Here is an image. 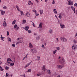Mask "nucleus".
<instances>
[{
	"mask_svg": "<svg viewBox=\"0 0 77 77\" xmlns=\"http://www.w3.org/2000/svg\"><path fill=\"white\" fill-rule=\"evenodd\" d=\"M56 39H57V41H58V38H56Z\"/></svg>",
	"mask_w": 77,
	"mask_h": 77,
	"instance_id": "nucleus-64",
	"label": "nucleus"
},
{
	"mask_svg": "<svg viewBox=\"0 0 77 77\" xmlns=\"http://www.w3.org/2000/svg\"><path fill=\"white\" fill-rule=\"evenodd\" d=\"M3 26L4 27L6 26V21H4L3 23Z\"/></svg>",
	"mask_w": 77,
	"mask_h": 77,
	"instance_id": "nucleus-12",
	"label": "nucleus"
},
{
	"mask_svg": "<svg viewBox=\"0 0 77 77\" xmlns=\"http://www.w3.org/2000/svg\"><path fill=\"white\" fill-rule=\"evenodd\" d=\"M14 27V28H16V27H17V25H15Z\"/></svg>",
	"mask_w": 77,
	"mask_h": 77,
	"instance_id": "nucleus-46",
	"label": "nucleus"
},
{
	"mask_svg": "<svg viewBox=\"0 0 77 77\" xmlns=\"http://www.w3.org/2000/svg\"><path fill=\"white\" fill-rule=\"evenodd\" d=\"M19 42H20V44H22L23 42V41H19Z\"/></svg>",
	"mask_w": 77,
	"mask_h": 77,
	"instance_id": "nucleus-49",
	"label": "nucleus"
},
{
	"mask_svg": "<svg viewBox=\"0 0 77 77\" xmlns=\"http://www.w3.org/2000/svg\"><path fill=\"white\" fill-rule=\"evenodd\" d=\"M71 8L73 10L74 13H75V8H74L73 7H71Z\"/></svg>",
	"mask_w": 77,
	"mask_h": 77,
	"instance_id": "nucleus-13",
	"label": "nucleus"
},
{
	"mask_svg": "<svg viewBox=\"0 0 77 77\" xmlns=\"http://www.w3.org/2000/svg\"><path fill=\"white\" fill-rule=\"evenodd\" d=\"M63 67H64V66H62L61 65H58L57 66V68H58V69H59V68L62 69V68H63Z\"/></svg>",
	"mask_w": 77,
	"mask_h": 77,
	"instance_id": "nucleus-4",
	"label": "nucleus"
},
{
	"mask_svg": "<svg viewBox=\"0 0 77 77\" xmlns=\"http://www.w3.org/2000/svg\"><path fill=\"white\" fill-rule=\"evenodd\" d=\"M74 6H75V7H77V3H75L74 4Z\"/></svg>",
	"mask_w": 77,
	"mask_h": 77,
	"instance_id": "nucleus-39",
	"label": "nucleus"
},
{
	"mask_svg": "<svg viewBox=\"0 0 77 77\" xmlns=\"http://www.w3.org/2000/svg\"><path fill=\"white\" fill-rule=\"evenodd\" d=\"M27 66H28V65H27V64H26L25 66L24 67V68H27Z\"/></svg>",
	"mask_w": 77,
	"mask_h": 77,
	"instance_id": "nucleus-38",
	"label": "nucleus"
},
{
	"mask_svg": "<svg viewBox=\"0 0 77 77\" xmlns=\"http://www.w3.org/2000/svg\"><path fill=\"white\" fill-rule=\"evenodd\" d=\"M53 11L54 13V14H57V11L56 9H54L53 10Z\"/></svg>",
	"mask_w": 77,
	"mask_h": 77,
	"instance_id": "nucleus-10",
	"label": "nucleus"
},
{
	"mask_svg": "<svg viewBox=\"0 0 77 77\" xmlns=\"http://www.w3.org/2000/svg\"><path fill=\"white\" fill-rule=\"evenodd\" d=\"M25 16H27V17H30V13H29V12H27Z\"/></svg>",
	"mask_w": 77,
	"mask_h": 77,
	"instance_id": "nucleus-9",
	"label": "nucleus"
},
{
	"mask_svg": "<svg viewBox=\"0 0 77 77\" xmlns=\"http://www.w3.org/2000/svg\"><path fill=\"white\" fill-rule=\"evenodd\" d=\"M1 12L2 15H3L5 14V12L3 11H0Z\"/></svg>",
	"mask_w": 77,
	"mask_h": 77,
	"instance_id": "nucleus-15",
	"label": "nucleus"
},
{
	"mask_svg": "<svg viewBox=\"0 0 77 77\" xmlns=\"http://www.w3.org/2000/svg\"><path fill=\"white\" fill-rule=\"evenodd\" d=\"M10 65L12 66H13L14 65V63H12L10 64Z\"/></svg>",
	"mask_w": 77,
	"mask_h": 77,
	"instance_id": "nucleus-31",
	"label": "nucleus"
},
{
	"mask_svg": "<svg viewBox=\"0 0 77 77\" xmlns=\"http://www.w3.org/2000/svg\"><path fill=\"white\" fill-rule=\"evenodd\" d=\"M31 51L32 53H36V49H31Z\"/></svg>",
	"mask_w": 77,
	"mask_h": 77,
	"instance_id": "nucleus-3",
	"label": "nucleus"
},
{
	"mask_svg": "<svg viewBox=\"0 0 77 77\" xmlns=\"http://www.w3.org/2000/svg\"><path fill=\"white\" fill-rule=\"evenodd\" d=\"M8 75H9V74L8 73H6V76L8 77Z\"/></svg>",
	"mask_w": 77,
	"mask_h": 77,
	"instance_id": "nucleus-41",
	"label": "nucleus"
},
{
	"mask_svg": "<svg viewBox=\"0 0 77 77\" xmlns=\"http://www.w3.org/2000/svg\"><path fill=\"white\" fill-rule=\"evenodd\" d=\"M60 15L61 16H63V14L62 13H60Z\"/></svg>",
	"mask_w": 77,
	"mask_h": 77,
	"instance_id": "nucleus-54",
	"label": "nucleus"
},
{
	"mask_svg": "<svg viewBox=\"0 0 77 77\" xmlns=\"http://www.w3.org/2000/svg\"><path fill=\"white\" fill-rule=\"evenodd\" d=\"M35 15L36 16H38L39 15V14H37L36 13H35Z\"/></svg>",
	"mask_w": 77,
	"mask_h": 77,
	"instance_id": "nucleus-47",
	"label": "nucleus"
},
{
	"mask_svg": "<svg viewBox=\"0 0 77 77\" xmlns=\"http://www.w3.org/2000/svg\"><path fill=\"white\" fill-rule=\"evenodd\" d=\"M57 50H55V51H53V54H55V53H56V52H57Z\"/></svg>",
	"mask_w": 77,
	"mask_h": 77,
	"instance_id": "nucleus-25",
	"label": "nucleus"
},
{
	"mask_svg": "<svg viewBox=\"0 0 77 77\" xmlns=\"http://www.w3.org/2000/svg\"><path fill=\"white\" fill-rule=\"evenodd\" d=\"M12 46L15 47V44H12Z\"/></svg>",
	"mask_w": 77,
	"mask_h": 77,
	"instance_id": "nucleus-45",
	"label": "nucleus"
},
{
	"mask_svg": "<svg viewBox=\"0 0 77 77\" xmlns=\"http://www.w3.org/2000/svg\"><path fill=\"white\" fill-rule=\"evenodd\" d=\"M16 8L17 9V10L18 11H21L19 10H20V8L18 7V5L16 6Z\"/></svg>",
	"mask_w": 77,
	"mask_h": 77,
	"instance_id": "nucleus-16",
	"label": "nucleus"
},
{
	"mask_svg": "<svg viewBox=\"0 0 77 77\" xmlns=\"http://www.w3.org/2000/svg\"><path fill=\"white\" fill-rule=\"evenodd\" d=\"M37 58H38V59L37 60H39V59H40V57H39L37 56Z\"/></svg>",
	"mask_w": 77,
	"mask_h": 77,
	"instance_id": "nucleus-42",
	"label": "nucleus"
},
{
	"mask_svg": "<svg viewBox=\"0 0 77 77\" xmlns=\"http://www.w3.org/2000/svg\"><path fill=\"white\" fill-rule=\"evenodd\" d=\"M73 2L72 1H71V0H69V2H68V5H73Z\"/></svg>",
	"mask_w": 77,
	"mask_h": 77,
	"instance_id": "nucleus-5",
	"label": "nucleus"
},
{
	"mask_svg": "<svg viewBox=\"0 0 77 77\" xmlns=\"http://www.w3.org/2000/svg\"><path fill=\"white\" fill-rule=\"evenodd\" d=\"M76 36H77V32L76 33V34L75 35V37H76Z\"/></svg>",
	"mask_w": 77,
	"mask_h": 77,
	"instance_id": "nucleus-51",
	"label": "nucleus"
},
{
	"mask_svg": "<svg viewBox=\"0 0 77 77\" xmlns=\"http://www.w3.org/2000/svg\"><path fill=\"white\" fill-rule=\"evenodd\" d=\"M41 75V73H39L38 74H37V76H40V75Z\"/></svg>",
	"mask_w": 77,
	"mask_h": 77,
	"instance_id": "nucleus-44",
	"label": "nucleus"
},
{
	"mask_svg": "<svg viewBox=\"0 0 77 77\" xmlns=\"http://www.w3.org/2000/svg\"><path fill=\"white\" fill-rule=\"evenodd\" d=\"M33 26L34 27H35V24H34V25H33V24H32Z\"/></svg>",
	"mask_w": 77,
	"mask_h": 77,
	"instance_id": "nucleus-60",
	"label": "nucleus"
},
{
	"mask_svg": "<svg viewBox=\"0 0 77 77\" xmlns=\"http://www.w3.org/2000/svg\"><path fill=\"white\" fill-rule=\"evenodd\" d=\"M8 42L10 41V42H11V39L9 37H8Z\"/></svg>",
	"mask_w": 77,
	"mask_h": 77,
	"instance_id": "nucleus-20",
	"label": "nucleus"
},
{
	"mask_svg": "<svg viewBox=\"0 0 77 77\" xmlns=\"http://www.w3.org/2000/svg\"><path fill=\"white\" fill-rule=\"evenodd\" d=\"M42 23H40L39 25V27H38V28H39V27H40V28H42Z\"/></svg>",
	"mask_w": 77,
	"mask_h": 77,
	"instance_id": "nucleus-14",
	"label": "nucleus"
},
{
	"mask_svg": "<svg viewBox=\"0 0 77 77\" xmlns=\"http://www.w3.org/2000/svg\"><path fill=\"white\" fill-rule=\"evenodd\" d=\"M16 22V20H14L12 22V24H15Z\"/></svg>",
	"mask_w": 77,
	"mask_h": 77,
	"instance_id": "nucleus-23",
	"label": "nucleus"
},
{
	"mask_svg": "<svg viewBox=\"0 0 77 77\" xmlns=\"http://www.w3.org/2000/svg\"><path fill=\"white\" fill-rule=\"evenodd\" d=\"M20 41H19L18 42H17L16 43V45H17V44H20Z\"/></svg>",
	"mask_w": 77,
	"mask_h": 77,
	"instance_id": "nucleus-48",
	"label": "nucleus"
},
{
	"mask_svg": "<svg viewBox=\"0 0 77 77\" xmlns=\"http://www.w3.org/2000/svg\"><path fill=\"white\" fill-rule=\"evenodd\" d=\"M60 39L62 42H66L67 41V39L64 37H61Z\"/></svg>",
	"mask_w": 77,
	"mask_h": 77,
	"instance_id": "nucleus-2",
	"label": "nucleus"
},
{
	"mask_svg": "<svg viewBox=\"0 0 77 77\" xmlns=\"http://www.w3.org/2000/svg\"><path fill=\"white\" fill-rule=\"evenodd\" d=\"M44 45H42V48H44Z\"/></svg>",
	"mask_w": 77,
	"mask_h": 77,
	"instance_id": "nucleus-52",
	"label": "nucleus"
},
{
	"mask_svg": "<svg viewBox=\"0 0 77 77\" xmlns=\"http://www.w3.org/2000/svg\"><path fill=\"white\" fill-rule=\"evenodd\" d=\"M60 26L61 27V28H62V29H63V28H65V25L62 24L60 23Z\"/></svg>",
	"mask_w": 77,
	"mask_h": 77,
	"instance_id": "nucleus-8",
	"label": "nucleus"
},
{
	"mask_svg": "<svg viewBox=\"0 0 77 77\" xmlns=\"http://www.w3.org/2000/svg\"><path fill=\"white\" fill-rule=\"evenodd\" d=\"M12 62V60H11V59L10 58V62Z\"/></svg>",
	"mask_w": 77,
	"mask_h": 77,
	"instance_id": "nucleus-59",
	"label": "nucleus"
},
{
	"mask_svg": "<svg viewBox=\"0 0 77 77\" xmlns=\"http://www.w3.org/2000/svg\"><path fill=\"white\" fill-rule=\"evenodd\" d=\"M29 47L30 48H33V45L31 44V43H30L29 44Z\"/></svg>",
	"mask_w": 77,
	"mask_h": 77,
	"instance_id": "nucleus-11",
	"label": "nucleus"
},
{
	"mask_svg": "<svg viewBox=\"0 0 77 77\" xmlns=\"http://www.w3.org/2000/svg\"><path fill=\"white\" fill-rule=\"evenodd\" d=\"M40 15H42L43 13V10H40Z\"/></svg>",
	"mask_w": 77,
	"mask_h": 77,
	"instance_id": "nucleus-18",
	"label": "nucleus"
},
{
	"mask_svg": "<svg viewBox=\"0 0 77 77\" xmlns=\"http://www.w3.org/2000/svg\"><path fill=\"white\" fill-rule=\"evenodd\" d=\"M29 29V26H27L25 27V29Z\"/></svg>",
	"mask_w": 77,
	"mask_h": 77,
	"instance_id": "nucleus-22",
	"label": "nucleus"
},
{
	"mask_svg": "<svg viewBox=\"0 0 77 77\" xmlns=\"http://www.w3.org/2000/svg\"><path fill=\"white\" fill-rule=\"evenodd\" d=\"M72 50H75V48H77V45H74L72 46Z\"/></svg>",
	"mask_w": 77,
	"mask_h": 77,
	"instance_id": "nucleus-6",
	"label": "nucleus"
},
{
	"mask_svg": "<svg viewBox=\"0 0 77 77\" xmlns=\"http://www.w3.org/2000/svg\"><path fill=\"white\" fill-rule=\"evenodd\" d=\"M32 12H35V13H36V11L35 10H32Z\"/></svg>",
	"mask_w": 77,
	"mask_h": 77,
	"instance_id": "nucleus-35",
	"label": "nucleus"
},
{
	"mask_svg": "<svg viewBox=\"0 0 77 77\" xmlns=\"http://www.w3.org/2000/svg\"><path fill=\"white\" fill-rule=\"evenodd\" d=\"M42 70H43L44 72H45V66H43V69Z\"/></svg>",
	"mask_w": 77,
	"mask_h": 77,
	"instance_id": "nucleus-27",
	"label": "nucleus"
},
{
	"mask_svg": "<svg viewBox=\"0 0 77 77\" xmlns=\"http://www.w3.org/2000/svg\"><path fill=\"white\" fill-rule=\"evenodd\" d=\"M56 48H57V50H60V48H59V47H56Z\"/></svg>",
	"mask_w": 77,
	"mask_h": 77,
	"instance_id": "nucleus-34",
	"label": "nucleus"
},
{
	"mask_svg": "<svg viewBox=\"0 0 77 77\" xmlns=\"http://www.w3.org/2000/svg\"><path fill=\"white\" fill-rule=\"evenodd\" d=\"M73 42L74 44H76V43H77V41H76L75 39H74Z\"/></svg>",
	"mask_w": 77,
	"mask_h": 77,
	"instance_id": "nucleus-32",
	"label": "nucleus"
},
{
	"mask_svg": "<svg viewBox=\"0 0 77 77\" xmlns=\"http://www.w3.org/2000/svg\"><path fill=\"white\" fill-rule=\"evenodd\" d=\"M7 35L8 36V35H9V32H8V31H7Z\"/></svg>",
	"mask_w": 77,
	"mask_h": 77,
	"instance_id": "nucleus-43",
	"label": "nucleus"
},
{
	"mask_svg": "<svg viewBox=\"0 0 77 77\" xmlns=\"http://www.w3.org/2000/svg\"><path fill=\"white\" fill-rule=\"evenodd\" d=\"M47 72L49 74H51V72H50V70H48Z\"/></svg>",
	"mask_w": 77,
	"mask_h": 77,
	"instance_id": "nucleus-26",
	"label": "nucleus"
},
{
	"mask_svg": "<svg viewBox=\"0 0 77 77\" xmlns=\"http://www.w3.org/2000/svg\"><path fill=\"white\" fill-rule=\"evenodd\" d=\"M40 37L41 35H39L38 36V37L36 38V39H37V40H39V39L40 38Z\"/></svg>",
	"mask_w": 77,
	"mask_h": 77,
	"instance_id": "nucleus-17",
	"label": "nucleus"
},
{
	"mask_svg": "<svg viewBox=\"0 0 77 77\" xmlns=\"http://www.w3.org/2000/svg\"><path fill=\"white\" fill-rule=\"evenodd\" d=\"M45 0V2H46V3H47L48 1V0Z\"/></svg>",
	"mask_w": 77,
	"mask_h": 77,
	"instance_id": "nucleus-57",
	"label": "nucleus"
},
{
	"mask_svg": "<svg viewBox=\"0 0 77 77\" xmlns=\"http://www.w3.org/2000/svg\"><path fill=\"white\" fill-rule=\"evenodd\" d=\"M27 65H28V66H29V65H30V63H28Z\"/></svg>",
	"mask_w": 77,
	"mask_h": 77,
	"instance_id": "nucleus-56",
	"label": "nucleus"
},
{
	"mask_svg": "<svg viewBox=\"0 0 77 77\" xmlns=\"http://www.w3.org/2000/svg\"><path fill=\"white\" fill-rule=\"evenodd\" d=\"M57 77H60V75H58Z\"/></svg>",
	"mask_w": 77,
	"mask_h": 77,
	"instance_id": "nucleus-63",
	"label": "nucleus"
},
{
	"mask_svg": "<svg viewBox=\"0 0 77 77\" xmlns=\"http://www.w3.org/2000/svg\"><path fill=\"white\" fill-rule=\"evenodd\" d=\"M10 58H8L7 59V62H10Z\"/></svg>",
	"mask_w": 77,
	"mask_h": 77,
	"instance_id": "nucleus-40",
	"label": "nucleus"
},
{
	"mask_svg": "<svg viewBox=\"0 0 77 77\" xmlns=\"http://www.w3.org/2000/svg\"><path fill=\"white\" fill-rule=\"evenodd\" d=\"M5 69L6 70H8V69H9V67L8 66H6L5 68Z\"/></svg>",
	"mask_w": 77,
	"mask_h": 77,
	"instance_id": "nucleus-29",
	"label": "nucleus"
},
{
	"mask_svg": "<svg viewBox=\"0 0 77 77\" xmlns=\"http://www.w3.org/2000/svg\"><path fill=\"white\" fill-rule=\"evenodd\" d=\"M3 9H7V7H6V6H4L3 7Z\"/></svg>",
	"mask_w": 77,
	"mask_h": 77,
	"instance_id": "nucleus-36",
	"label": "nucleus"
},
{
	"mask_svg": "<svg viewBox=\"0 0 77 77\" xmlns=\"http://www.w3.org/2000/svg\"><path fill=\"white\" fill-rule=\"evenodd\" d=\"M60 63L61 65H65V59L63 58H61L60 60Z\"/></svg>",
	"mask_w": 77,
	"mask_h": 77,
	"instance_id": "nucleus-1",
	"label": "nucleus"
},
{
	"mask_svg": "<svg viewBox=\"0 0 77 77\" xmlns=\"http://www.w3.org/2000/svg\"><path fill=\"white\" fill-rule=\"evenodd\" d=\"M34 35H35V36H36V33H34Z\"/></svg>",
	"mask_w": 77,
	"mask_h": 77,
	"instance_id": "nucleus-62",
	"label": "nucleus"
},
{
	"mask_svg": "<svg viewBox=\"0 0 77 77\" xmlns=\"http://www.w3.org/2000/svg\"><path fill=\"white\" fill-rule=\"evenodd\" d=\"M58 17L59 18H60V19H61V18H62V16H61L60 14H59Z\"/></svg>",
	"mask_w": 77,
	"mask_h": 77,
	"instance_id": "nucleus-33",
	"label": "nucleus"
},
{
	"mask_svg": "<svg viewBox=\"0 0 77 77\" xmlns=\"http://www.w3.org/2000/svg\"><path fill=\"white\" fill-rule=\"evenodd\" d=\"M28 32L29 33H30L32 32V31L30 30H29L28 31Z\"/></svg>",
	"mask_w": 77,
	"mask_h": 77,
	"instance_id": "nucleus-37",
	"label": "nucleus"
},
{
	"mask_svg": "<svg viewBox=\"0 0 77 77\" xmlns=\"http://www.w3.org/2000/svg\"><path fill=\"white\" fill-rule=\"evenodd\" d=\"M1 38V39L2 40V41H4L5 40H3L4 39L3 38V37Z\"/></svg>",
	"mask_w": 77,
	"mask_h": 77,
	"instance_id": "nucleus-50",
	"label": "nucleus"
},
{
	"mask_svg": "<svg viewBox=\"0 0 77 77\" xmlns=\"http://www.w3.org/2000/svg\"><path fill=\"white\" fill-rule=\"evenodd\" d=\"M35 2H36V3H38L39 1L38 0H35Z\"/></svg>",
	"mask_w": 77,
	"mask_h": 77,
	"instance_id": "nucleus-53",
	"label": "nucleus"
},
{
	"mask_svg": "<svg viewBox=\"0 0 77 77\" xmlns=\"http://www.w3.org/2000/svg\"><path fill=\"white\" fill-rule=\"evenodd\" d=\"M49 33H53V30L50 29L49 30Z\"/></svg>",
	"mask_w": 77,
	"mask_h": 77,
	"instance_id": "nucleus-28",
	"label": "nucleus"
},
{
	"mask_svg": "<svg viewBox=\"0 0 77 77\" xmlns=\"http://www.w3.org/2000/svg\"><path fill=\"white\" fill-rule=\"evenodd\" d=\"M22 21H23V24H25V23H26V20H23Z\"/></svg>",
	"mask_w": 77,
	"mask_h": 77,
	"instance_id": "nucleus-21",
	"label": "nucleus"
},
{
	"mask_svg": "<svg viewBox=\"0 0 77 77\" xmlns=\"http://www.w3.org/2000/svg\"><path fill=\"white\" fill-rule=\"evenodd\" d=\"M20 11V14L21 15H24V13H23V11Z\"/></svg>",
	"mask_w": 77,
	"mask_h": 77,
	"instance_id": "nucleus-19",
	"label": "nucleus"
},
{
	"mask_svg": "<svg viewBox=\"0 0 77 77\" xmlns=\"http://www.w3.org/2000/svg\"><path fill=\"white\" fill-rule=\"evenodd\" d=\"M19 39H20V38H18L17 39V41H19Z\"/></svg>",
	"mask_w": 77,
	"mask_h": 77,
	"instance_id": "nucleus-58",
	"label": "nucleus"
},
{
	"mask_svg": "<svg viewBox=\"0 0 77 77\" xmlns=\"http://www.w3.org/2000/svg\"><path fill=\"white\" fill-rule=\"evenodd\" d=\"M28 5H31V6H32L33 5V3L31 2V1H29Z\"/></svg>",
	"mask_w": 77,
	"mask_h": 77,
	"instance_id": "nucleus-7",
	"label": "nucleus"
},
{
	"mask_svg": "<svg viewBox=\"0 0 77 77\" xmlns=\"http://www.w3.org/2000/svg\"><path fill=\"white\" fill-rule=\"evenodd\" d=\"M42 30V29H40V30H39L40 32H41Z\"/></svg>",
	"mask_w": 77,
	"mask_h": 77,
	"instance_id": "nucleus-61",
	"label": "nucleus"
},
{
	"mask_svg": "<svg viewBox=\"0 0 77 77\" xmlns=\"http://www.w3.org/2000/svg\"><path fill=\"white\" fill-rule=\"evenodd\" d=\"M54 3H55V2H54V1L52 2V4H54Z\"/></svg>",
	"mask_w": 77,
	"mask_h": 77,
	"instance_id": "nucleus-55",
	"label": "nucleus"
},
{
	"mask_svg": "<svg viewBox=\"0 0 77 77\" xmlns=\"http://www.w3.org/2000/svg\"><path fill=\"white\" fill-rule=\"evenodd\" d=\"M0 70L2 71L4 70V69H3L2 67H1V66H0Z\"/></svg>",
	"mask_w": 77,
	"mask_h": 77,
	"instance_id": "nucleus-24",
	"label": "nucleus"
},
{
	"mask_svg": "<svg viewBox=\"0 0 77 77\" xmlns=\"http://www.w3.org/2000/svg\"><path fill=\"white\" fill-rule=\"evenodd\" d=\"M27 72H31V69H30L28 70L27 71H26Z\"/></svg>",
	"mask_w": 77,
	"mask_h": 77,
	"instance_id": "nucleus-30",
	"label": "nucleus"
}]
</instances>
